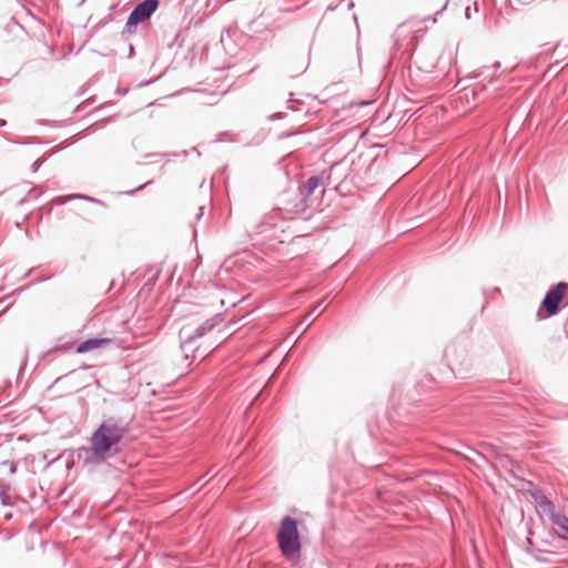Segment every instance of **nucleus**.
I'll return each instance as SVG.
<instances>
[{
	"mask_svg": "<svg viewBox=\"0 0 568 568\" xmlns=\"http://www.w3.org/2000/svg\"><path fill=\"white\" fill-rule=\"evenodd\" d=\"M8 491H9V486L6 483H3L2 480H0V496L2 498L7 497Z\"/></svg>",
	"mask_w": 568,
	"mask_h": 568,
	"instance_id": "f8f14e48",
	"label": "nucleus"
},
{
	"mask_svg": "<svg viewBox=\"0 0 568 568\" xmlns=\"http://www.w3.org/2000/svg\"><path fill=\"white\" fill-rule=\"evenodd\" d=\"M159 7V0H144L140 2L130 13L125 29L131 32L132 27H136L151 18Z\"/></svg>",
	"mask_w": 568,
	"mask_h": 568,
	"instance_id": "423d86ee",
	"label": "nucleus"
},
{
	"mask_svg": "<svg viewBox=\"0 0 568 568\" xmlns=\"http://www.w3.org/2000/svg\"><path fill=\"white\" fill-rule=\"evenodd\" d=\"M560 303L568 305V284L564 282L556 284L548 291L544 298L542 306L551 316L559 312Z\"/></svg>",
	"mask_w": 568,
	"mask_h": 568,
	"instance_id": "39448f33",
	"label": "nucleus"
},
{
	"mask_svg": "<svg viewBox=\"0 0 568 568\" xmlns=\"http://www.w3.org/2000/svg\"><path fill=\"white\" fill-rule=\"evenodd\" d=\"M75 197L84 199V200H88V201H94L92 197L84 196V195H72V196H70V199H75Z\"/></svg>",
	"mask_w": 568,
	"mask_h": 568,
	"instance_id": "4468645a",
	"label": "nucleus"
},
{
	"mask_svg": "<svg viewBox=\"0 0 568 568\" xmlns=\"http://www.w3.org/2000/svg\"><path fill=\"white\" fill-rule=\"evenodd\" d=\"M16 471H17V467H16L13 464H11V465H10V474L12 475V474H14Z\"/></svg>",
	"mask_w": 568,
	"mask_h": 568,
	"instance_id": "2eb2a0df",
	"label": "nucleus"
},
{
	"mask_svg": "<svg viewBox=\"0 0 568 568\" xmlns=\"http://www.w3.org/2000/svg\"><path fill=\"white\" fill-rule=\"evenodd\" d=\"M128 432V426L121 418L110 416L103 419L90 438L87 462L93 465L104 463L111 455L112 449L123 440Z\"/></svg>",
	"mask_w": 568,
	"mask_h": 568,
	"instance_id": "f257e3e1",
	"label": "nucleus"
},
{
	"mask_svg": "<svg viewBox=\"0 0 568 568\" xmlns=\"http://www.w3.org/2000/svg\"><path fill=\"white\" fill-rule=\"evenodd\" d=\"M465 14H466V18H467V19H469V18H470V7H467V8H466Z\"/></svg>",
	"mask_w": 568,
	"mask_h": 568,
	"instance_id": "dca6fc26",
	"label": "nucleus"
},
{
	"mask_svg": "<svg viewBox=\"0 0 568 568\" xmlns=\"http://www.w3.org/2000/svg\"><path fill=\"white\" fill-rule=\"evenodd\" d=\"M474 8H475V11H477V2L476 1L474 2Z\"/></svg>",
	"mask_w": 568,
	"mask_h": 568,
	"instance_id": "f3484780",
	"label": "nucleus"
},
{
	"mask_svg": "<svg viewBox=\"0 0 568 568\" xmlns=\"http://www.w3.org/2000/svg\"><path fill=\"white\" fill-rule=\"evenodd\" d=\"M111 343L110 338H89L80 343L77 347L78 353H87L92 349L103 347Z\"/></svg>",
	"mask_w": 568,
	"mask_h": 568,
	"instance_id": "0eeeda50",
	"label": "nucleus"
},
{
	"mask_svg": "<svg viewBox=\"0 0 568 568\" xmlns=\"http://www.w3.org/2000/svg\"><path fill=\"white\" fill-rule=\"evenodd\" d=\"M323 304H324V300L320 301L314 307L313 310L306 315L305 320L304 321H307L310 317H312L313 315L316 317L318 316L324 307H323Z\"/></svg>",
	"mask_w": 568,
	"mask_h": 568,
	"instance_id": "9b49d317",
	"label": "nucleus"
},
{
	"mask_svg": "<svg viewBox=\"0 0 568 568\" xmlns=\"http://www.w3.org/2000/svg\"><path fill=\"white\" fill-rule=\"evenodd\" d=\"M549 519L560 529L568 532V517L566 515L555 511Z\"/></svg>",
	"mask_w": 568,
	"mask_h": 568,
	"instance_id": "1a4fd4ad",
	"label": "nucleus"
},
{
	"mask_svg": "<svg viewBox=\"0 0 568 568\" xmlns=\"http://www.w3.org/2000/svg\"><path fill=\"white\" fill-rule=\"evenodd\" d=\"M323 304H324V300L320 301L314 307L313 310L306 315L305 320L304 321H307L310 317H312L313 315L316 317L318 316L324 307H323Z\"/></svg>",
	"mask_w": 568,
	"mask_h": 568,
	"instance_id": "9d476101",
	"label": "nucleus"
},
{
	"mask_svg": "<svg viewBox=\"0 0 568 568\" xmlns=\"http://www.w3.org/2000/svg\"><path fill=\"white\" fill-rule=\"evenodd\" d=\"M204 213V206L199 207V212L196 213V220H201Z\"/></svg>",
	"mask_w": 568,
	"mask_h": 568,
	"instance_id": "ddd939ff",
	"label": "nucleus"
},
{
	"mask_svg": "<svg viewBox=\"0 0 568 568\" xmlns=\"http://www.w3.org/2000/svg\"><path fill=\"white\" fill-rule=\"evenodd\" d=\"M321 184V180L317 176L310 178L304 185L298 190V192H294L293 195L297 200V203L293 205L292 207L285 206L281 207V211H284L285 213L290 214L291 216L301 214L306 209V195H311Z\"/></svg>",
	"mask_w": 568,
	"mask_h": 568,
	"instance_id": "20e7f679",
	"label": "nucleus"
},
{
	"mask_svg": "<svg viewBox=\"0 0 568 568\" xmlns=\"http://www.w3.org/2000/svg\"><path fill=\"white\" fill-rule=\"evenodd\" d=\"M277 542L282 555L292 562H296L301 557V540L297 528V521L290 516L281 520L277 531Z\"/></svg>",
	"mask_w": 568,
	"mask_h": 568,
	"instance_id": "f03ea898",
	"label": "nucleus"
},
{
	"mask_svg": "<svg viewBox=\"0 0 568 568\" xmlns=\"http://www.w3.org/2000/svg\"><path fill=\"white\" fill-rule=\"evenodd\" d=\"M532 497L535 498L536 503L539 505V507L548 514L549 518L555 514V505L550 499H548L545 495L541 493H535L532 494Z\"/></svg>",
	"mask_w": 568,
	"mask_h": 568,
	"instance_id": "6e6552de",
	"label": "nucleus"
},
{
	"mask_svg": "<svg viewBox=\"0 0 568 568\" xmlns=\"http://www.w3.org/2000/svg\"><path fill=\"white\" fill-rule=\"evenodd\" d=\"M220 322L221 320L219 317L207 320L196 328L194 334L184 336L181 343V348L183 351L185 359L189 358V353H193V358H204L206 356V352L200 353V347L195 346L196 338H200L207 332H211Z\"/></svg>",
	"mask_w": 568,
	"mask_h": 568,
	"instance_id": "7ed1b4c3",
	"label": "nucleus"
}]
</instances>
